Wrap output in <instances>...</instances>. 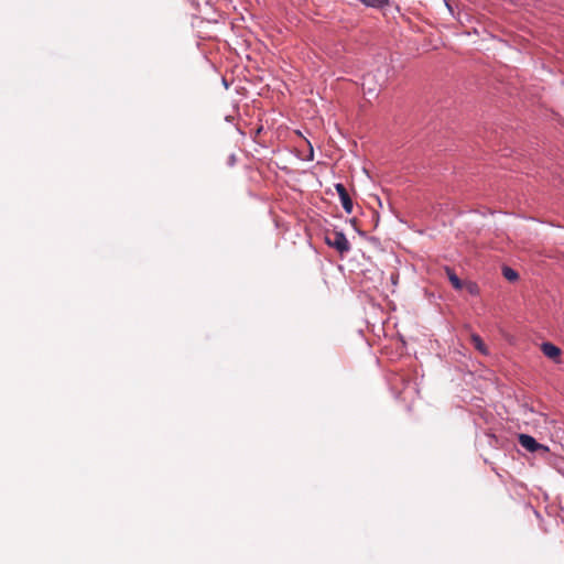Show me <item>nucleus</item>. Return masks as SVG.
I'll return each mask as SVG.
<instances>
[{
  "mask_svg": "<svg viewBox=\"0 0 564 564\" xmlns=\"http://www.w3.org/2000/svg\"><path fill=\"white\" fill-rule=\"evenodd\" d=\"M471 344L481 354L487 356L489 354L488 348L486 347L485 343L482 341L481 337L477 334H473L470 336Z\"/></svg>",
  "mask_w": 564,
  "mask_h": 564,
  "instance_id": "obj_5",
  "label": "nucleus"
},
{
  "mask_svg": "<svg viewBox=\"0 0 564 564\" xmlns=\"http://www.w3.org/2000/svg\"><path fill=\"white\" fill-rule=\"evenodd\" d=\"M446 273H447L448 280L452 283L453 288L455 290H462L463 283L460 281V279L456 275V273L449 268H446Z\"/></svg>",
  "mask_w": 564,
  "mask_h": 564,
  "instance_id": "obj_7",
  "label": "nucleus"
},
{
  "mask_svg": "<svg viewBox=\"0 0 564 564\" xmlns=\"http://www.w3.org/2000/svg\"><path fill=\"white\" fill-rule=\"evenodd\" d=\"M327 246L337 250L340 254L348 253L351 246L343 231H333L332 235L325 237Z\"/></svg>",
  "mask_w": 564,
  "mask_h": 564,
  "instance_id": "obj_1",
  "label": "nucleus"
},
{
  "mask_svg": "<svg viewBox=\"0 0 564 564\" xmlns=\"http://www.w3.org/2000/svg\"><path fill=\"white\" fill-rule=\"evenodd\" d=\"M229 163L230 165H232L235 163V155H231L230 159H229Z\"/></svg>",
  "mask_w": 564,
  "mask_h": 564,
  "instance_id": "obj_9",
  "label": "nucleus"
},
{
  "mask_svg": "<svg viewBox=\"0 0 564 564\" xmlns=\"http://www.w3.org/2000/svg\"><path fill=\"white\" fill-rule=\"evenodd\" d=\"M445 4H446L447 9H448L449 11H452V7H451V4H449L448 2H445Z\"/></svg>",
  "mask_w": 564,
  "mask_h": 564,
  "instance_id": "obj_10",
  "label": "nucleus"
},
{
  "mask_svg": "<svg viewBox=\"0 0 564 564\" xmlns=\"http://www.w3.org/2000/svg\"><path fill=\"white\" fill-rule=\"evenodd\" d=\"M335 189L339 196V199H340V203H341V206L344 208V210L347 213V214H351L352 213V208H354V204H352V199L350 198L346 187L344 186V184L341 183H337L335 184Z\"/></svg>",
  "mask_w": 564,
  "mask_h": 564,
  "instance_id": "obj_3",
  "label": "nucleus"
},
{
  "mask_svg": "<svg viewBox=\"0 0 564 564\" xmlns=\"http://www.w3.org/2000/svg\"><path fill=\"white\" fill-rule=\"evenodd\" d=\"M364 6L368 8L382 9L389 6V0H359Z\"/></svg>",
  "mask_w": 564,
  "mask_h": 564,
  "instance_id": "obj_6",
  "label": "nucleus"
},
{
  "mask_svg": "<svg viewBox=\"0 0 564 564\" xmlns=\"http://www.w3.org/2000/svg\"><path fill=\"white\" fill-rule=\"evenodd\" d=\"M518 440L519 444L530 453L542 452L546 454L550 451L549 446L539 443L533 436L529 434H520Z\"/></svg>",
  "mask_w": 564,
  "mask_h": 564,
  "instance_id": "obj_2",
  "label": "nucleus"
},
{
  "mask_svg": "<svg viewBox=\"0 0 564 564\" xmlns=\"http://www.w3.org/2000/svg\"><path fill=\"white\" fill-rule=\"evenodd\" d=\"M502 274L503 276L508 280V281H516L518 280L519 278V274L517 273V271H514L512 268L510 267H503L502 268Z\"/></svg>",
  "mask_w": 564,
  "mask_h": 564,
  "instance_id": "obj_8",
  "label": "nucleus"
},
{
  "mask_svg": "<svg viewBox=\"0 0 564 564\" xmlns=\"http://www.w3.org/2000/svg\"><path fill=\"white\" fill-rule=\"evenodd\" d=\"M542 352L550 359L555 362H560L561 349L550 341H544L541 344Z\"/></svg>",
  "mask_w": 564,
  "mask_h": 564,
  "instance_id": "obj_4",
  "label": "nucleus"
}]
</instances>
